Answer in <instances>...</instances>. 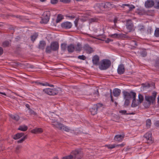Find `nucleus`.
<instances>
[{"label":"nucleus","mask_w":159,"mask_h":159,"mask_svg":"<svg viewBox=\"0 0 159 159\" xmlns=\"http://www.w3.org/2000/svg\"><path fill=\"white\" fill-rule=\"evenodd\" d=\"M156 95L157 93L154 92L152 93V96H145V101L143 103V106L145 108L149 107L152 103H153L155 100Z\"/></svg>","instance_id":"1"},{"label":"nucleus","mask_w":159,"mask_h":159,"mask_svg":"<svg viewBox=\"0 0 159 159\" xmlns=\"http://www.w3.org/2000/svg\"><path fill=\"white\" fill-rule=\"evenodd\" d=\"M52 125L54 127H56L62 131L69 132L70 130L68 127L64 125L61 123L58 122L56 120H52Z\"/></svg>","instance_id":"2"},{"label":"nucleus","mask_w":159,"mask_h":159,"mask_svg":"<svg viewBox=\"0 0 159 159\" xmlns=\"http://www.w3.org/2000/svg\"><path fill=\"white\" fill-rule=\"evenodd\" d=\"M59 48L58 42L53 41L51 42L50 45L47 46L46 48L45 52L48 53H51L52 51H56L58 50Z\"/></svg>","instance_id":"3"},{"label":"nucleus","mask_w":159,"mask_h":159,"mask_svg":"<svg viewBox=\"0 0 159 159\" xmlns=\"http://www.w3.org/2000/svg\"><path fill=\"white\" fill-rule=\"evenodd\" d=\"M111 64V61L109 60L103 59L101 61L99 67L101 70H105L110 67Z\"/></svg>","instance_id":"4"},{"label":"nucleus","mask_w":159,"mask_h":159,"mask_svg":"<svg viewBox=\"0 0 159 159\" xmlns=\"http://www.w3.org/2000/svg\"><path fill=\"white\" fill-rule=\"evenodd\" d=\"M112 5L110 2H107L103 3H98L97 4L96 6L99 7L100 9L104 8L109 10L112 7Z\"/></svg>","instance_id":"5"},{"label":"nucleus","mask_w":159,"mask_h":159,"mask_svg":"<svg viewBox=\"0 0 159 159\" xmlns=\"http://www.w3.org/2000/svg\"><path fill=\"white\" fill-rule=\"evenodd\" d=\"M43 91L46 94L52 95H55L58 93V91L56 89L47 88L43 90Z\"/></svg>","instance_id":"6"},{"label":"nucleus","mask_w":159,"mask_h":159,"mask_svg":"<svg viewBox=\"0 0 159 159\" xmlns=\"http://www.w3.org/2000/svg\"><path fill=\"white\" fill-rule=\"evenodd\" d=\"M143 140L149 144L152 143L153 142V140L152 138V134L150 133H147L144 135Z\"/></svg>","instance_id":"7"},{"label":"nucleus","mask_w":159,"mask_h":159,"mask_svg":"<svg viewBox=\"0 0 159 159\" xmlns=\"http://www.w3.org/2000/svg\"><path fill=\"white\" fill-rule=\"evenodd\" d=\"M71 154L73 156L74 158H77V159L81 158L82 156V152L78 150L73 151L71 152Z\"/></svg>","instance_id":"8"},{"label":"nucleus","mask_w":159,"mask_h":159,"mask_svg":"<svg viewBox=\"0 0 159 159\" xmlns=\"http://www.w3.org/2000/svg\"><path fill=\"white\" fill-rule=\"evenodd\" d=\"M123 95L125 99H130L132 98H133V94L134 93L135 94V97L136 96V93H135L131 92L130 93L126 91H123Z\"/></svg>","instance_id":"9"},{"label":"nucleus","mask_w":159,"mask_h":159,"mask_svg":"<svg viewBox=\"0 0 159 159\" xmlns=\"http://www.w3.org/2000/svg\"><path fill=\"white\" fill-rule=\"evenodd\" d=\"M83 48L86 53L88 54H90L94 51L93 48L88 44H84Z\"/></svg>","instance_id":"10"},{"label":"nucleus","mask_w":159,"mask_h":159,"mask_svg":"<svg viewBox=\"0 0 159 159\" xmlns=\"http://www.w3.org/2000/svg\"><path fill=\"white\" fill-rule=\"evenodd\" d=\"M126 26L129 32H130L133 29L134 25L131 20H127Z\"/></svg>","instance_id":"11"},{"label":"nucleus","mask_w":159,"mask_h":159,"mask_svg":"<svg viewBox=\"0 0 159 159\" xmlns=\"http://www.w3.org/2000/svg\"><path fill=\"white\" fill-rule=\"evenodd\" d=\"M61 26L63 28L69 29L71 27L72 24L70 22L66 21L62 23Z\"/></svg>","instance_id":"12"},{"label":"nucleus","mask_w":159,"mask_h":159,"mask_svg":"<svg viewBox=\"0 0 159 159\" xmlns=\"http://www.w3.org/2000/svg\"><path fill=\"white\" fill-rule=\"evenodd\" d=\"M99 57L97 55H95L93 57L92 61L93 64L95 65H98L99 63Z\"/></svg>","instance_id":"13"},{"label":"nucleus","mask_w":159,"mask_h":159,"mask_svg":"<svg viewBox=\"0 0 159 159\" xmlns=\"http://www.w3.org/2000/svg\"><path fill=\"white\" fill-rule=\"evenodd\" d=\"M154 3L152 0H148L145 2V7L147 8H150L154 6Z\"/></svg>","instance_id":"14"},{"label":"nucleus","mask_w":159,"mask_h":159,"mask_svg":"<svg viewBox=\"0 0 159 159\" xmlns=\"http://www.w3.org/2000/svg\"><path fill=\"white\" fill-rule=\"evenodd\" d=\"M44 16L42 18V20L40 21V23H41L46 24L49 20V16L45 13L44 14Z\"/></svg>","instance_id":"15"},{"label":"nucleus","mask_w":159,"mask_h":159,"mask_svg":"<svg viewBox=\"0 0 159 159\" xmlns=\"http://www.w3.org/2000/svg\"><path fill=\"white\" fill-rule=\"evenodd\" d=\"M125 67L124 65L122 64H120L119 65L117 69V72L119 74H122L125 72Z\"/></svg>","instance_id":"16"},{"label":"nucleus","mask_w":159,"mask_h":159,"mask_svg":"<svg viewBox=\"0 0 159 159\" xmlns=\"http://www.w3.org/2000/svg\"><path fill=\"white\" fill-rule=\"evenodd\" d=\"M140 104L138 102H136V97H135V94L134 93L133 94V100L131 104V107H135L138 106Z\"/></svg>","instance_id":"17"},{"label":"nucleus","mask_w":159,"mask_h":159,"mask_svg":"<svg viewBox=\"0 0 159 159\" xmlns=\"http://www.w3.org/2000/svg\"><path fill=\"white\" fill-rule=\"evenodd\" d=\"M46 45V43L44 41H40L38 46V48L39 49L43 50L44 48Z\"/></svg>","instance_id":"18"},{"label":"nucleus","mask_w":159,"mask_h":159,"mask_svg":"<svg viewBox=\"0 0 159 159\" xmlns=\"http://www.w3.org/2000/svg\"><path fill=\"white\" fill-rule=\"evenodd\" d=\"M113 95L115 97L119 96L121 90L118 89H115L113 91Z\"/></svg>","instance_id":"19"},{"label":"nucleus","mask_w":159,"mask_h":159,"mask_svg":"<svg viewBox=\"0 0 159 159\" xmlns=\"http://www.w3.org/2000/svg\"><path fill=\"white\" fill-rule=\"evenodd\" d=\"M75 49V46L73 44H71L67 46V50L70 53L73 52Z\"/></svg>","instance_id":"20"},{"label":"nucleus","mask_w":159,"mask_h":159,"mask_svg":"<svg viewBox=\"0 0 159 159\" xmlns=\"http://www.w3.org/2000/svg\"><path fill=\"white\" fill-rule=\"evenodd\" d=\"M123 6H124L127 7L126 9H128L129 11H132L133 9L135 8V7L132 5H130L129 4H124L123 5Z\"/></svg>","instance_id":"21"},{"label":"nucleus","mask_w":159,"mask_h":159,"mask_svg":"<svg viewBox=\"0 0 159 159\" xmlns=\"http://www.w3.org/2000/svg\"><path fill=\"white\" fill-rule=\"evenodd\" d=\"M43 132V129L41 128H35L31 130V132L33 133H41Z\"/></svg>","instance_id":"22"},{"label":"nucleus","mask_w":159,"mask_h":159,"mask_svg":"<svg viewBox=\"0 0 159 159\" xmlns=\"http://www.w3.org/2000/svg\"><path fill=\"white\" fill-rule=\"evenodd\" d=\"M124 138V136L121 135H117L115 136L114 140L116 141H121Z\"/></svg>","instance_id":"23"},{"label":"nucleus","mask_w":159,"mask_h":159,"mask_svg":"<svg viewBox=\"0 0 159 159\" xmlns=\"http://www.w3.org/2000/svg\"><path fill=\"white\" fill-rule=\"evenodd\" d=\"M120 146L121 147H122L124 146V145L123 144H120V145H116V144H113V145H105V146L107 147L109 149H112L116 147L119 146Z\"/></svg>","instance_id":"24"},{"label":"nucleus","mask_w":159,"mask_h":159,"mask_svg":"<svg viewBox=\"0 0 159 159\" xmlns=\"http://www.w3.org/2000/svg\"><path fill=\"white\" fill-rule=\"evenodd\" d=\"M9 116L12 119L16 120V121H18L20 119L19 116L16 114L15 115H10Z\"/></svg>","instance_id":"25"},{"label":"nucleus","mask_w":159,"mask_h":159,"mask_svg":"<svg viewBox=\"0 0 159 159\" xmlns=\"http://www.w3.org/2000/svg\"><path fill=\"white\" fill-rule=\"evenodd\" d=\"M98 109L96 108H95L94 106H93L90 109V111L91 114L93 115H94L97 114Z\"/></svg>","instance_id":"26"},{"label":"nucleus","mask_w":159,"mask_h":159,"mask_svg":"<svg viewBox=\"0 0 159 159\" xmlns=\"http://www.w3.org/2000/svg\"><path fill=\"white\" fill-rule=\"evenodd\" d=\"M24 134L23 133H17L14 136L13 138L16 140L17 139L23 136Z\"/></svg>","instance_id":"27"},{"label":"nucleus","mask_w":159,"mask_h":159,"mask_svg":"<svg viewBox=\"0 0 159 159\" xmlns=\"http://www.w3.org/2000/svg\"><path fill=\"white\" fill-rule=\"evenodd\" d=\"M144 100L143 96L141 94H139L138 95V102L140 104L142 103Z\"/></svg>","instance_id":"28"},{"label":"nucleus","mask_w":159,"mask_h":159,"mask_svg":"<svg viewBox=\"0 0 159 159\" xmlns=\"http://www.w3.org/2000/svg\"><path fill=\"white\" fill-rule=\"evenodd\" d=\"M28 129V127L25 125H23L20 126L18 129V130L22 131H26Z\"/></svg>","instance_id":"29"},{"label":"nucleus","mask_w":159,"mask_h":159,"mask_svg":"<svg viewBox=\"0 0 159 159\" xmlns=\"http://www.w3.org/2000/svg\"><path fill=\"white\" fill-rule=\"evenodd\" d=\"M63 16L61 14H59L58 15L56 20V23H57L61 21L63 19Z\"/></svg>","instance_id":"30"},{"label":"nucleus","mask_w":159,"mask_h":159,"mask_svg":"<svg viewBox=\"0 0 159 159\" xmlns=\"http://www.w3.org/2000/svg\"><path fill=\"white\" fill-rule=\"evenodd\" d=\"M75 48L76 51H80L82 49V46L80 44L78 43L75 47Z\"/></svg>","instance_id":"31"},{"label":"nucleus","mask_w":159,"mask_h":159,"mask_svg":"<svg viewBox=\"0 0 159 159\" xmlns=\"http://www.w3.org/2000/svg\"><path fill=\"white\" fill-rule=\"evenodd\" d=\"M61 48L62 50L65 51L67 48V44L66 43H63L61 44Z\"/></svg>","instance_id":"32"},{"label":"nucleus","mask_w":159,"mask_h":159,"mask_svg":"<svg viewBox=\"0 0 159 159\" xmlns=\"http://www.w3.org/2000/svg\"><path fill=\"white\" fill-rule=\"evenodd\" d=\"M154 66L157 68H159V58H157L155 61Z\"/></svg>","instance_id":"33"},{"label":"nucleus","mask_w":159,"mask_h":159,"mask_svg":"<svg viewBox=\"0 0 159 159\" xmlns=\"http://www.w3.org/2000/svg\"><path fill=\"white\" fill-rule=\"evenodd\" d=\"M120 37L126 39H130L131 38V37H129L128 35L123 34H120Z\"/></svg>","instance_id":"34"},{"label":"nucleus","mask_w":159,"mask_h":159,"mask_svg":"<svg viewBox=\"0 0 159 159\" xmlns=\"http://www.w3.org/2000/svg\"><path fill=\"white\" fill-rule=\"evenodd\" d=\"M146 126L148 128H149L150 127L151 124V120L150 119H148L146 121Z\"/></svg>","instance_id":"35"},{"label":"nucleus","mask_w":159,"mask_h":159,"mask_svg":"<svg viewBox=\"0 0 159 159\" xmlns=\"http://www.w3.org/2000/svg\"><path fill=\"white\" fill-rule=\"evenodd\" d=\"M154 35L155 37H159V28H157L154 33Z\"/></svg>","instance_id":"36"},{"label":"nucleus","mask_w":159,"mask_h":159,"mask_svg":"<svg viewBox=\"0 0 159 159\" xmlns=\"http://www.w3.org/2000/svg\"><path fill=\"white\" fill-rule=\"evenodd\" d=\"M73 158V156L72 155L70 154L69 156L63 157L62 159H72Z\"/></svg>","instance_id":"37"},{"label":"nucleus","mask_w":159,"mask_h":159,"mask_svg":"<svg viewBox=\"0 0 159 159\" xmlns=\"http://www.w3.org/2000/svg\"><path fill=\"white\" fill-rule=\"evenodd\" d=\"M103 106V104L101 103H98L94 105L95 108H96L97 109L100 107H102Z\"/></svg>","instance_id":"38"},{"label":"nucleus","mask_w":159,"mask_h":159,"mask_svg":"<svg viewBox=\"0 0 159 159\" xmlns=\"http://www.w3.org/2000/svg\"><path fill=\"white\" fill-rule=\"evenodd\" d=\"M111 36L113 38H118L120 37V34H114L111 35Z\"/></svg>","instance_id":"39"},{"label":"nucleus","mask_w":159,"mask_h":159,"mask_svg":"<svg viewBox=\"0 0 159 159\" xmlns=\"http://www.w3.org/2000/svg\"><path fill=\"white\" fill-rule=\"evenodd\" d=\"M27 138V135H25V136H24L21 139L18 141H17V142L18 143H21L22 142H23Z\"/></svg>","instance_id":"40"},{"label":"nucleus","mask_w":159,"mask_h":159,"mask_svg":"<svg viewBox=\"0 0 159 159\" xmlns=\"http://www.w3.org/2000/svg\"><path fill=\"white\" fill-rule=\"evenodd\" d=\"M38 34H35L31 36V40L33 41H34L35 39L38 37Z\"/></svg>","instance_id":"41"},{"label":"nucleus","mask_w":159,"mask_h":159,"mask_svg":"<svg viewBox=\"0 0 159 159\" xmlns=\"http://www.w3.org/2000/svg\"><path fill=\"white\" fill-rule=\"evenodd\" d=\"M78 58L81 60H84L86 59V57L85 56L82 55L81 56L80 55L78 56Z\"/></svg>","instance_id":"42"},{"label":"nucleus","mask_w":159,"mask_h":159,"mask_svg":"<svg viewBox=\"0 0 159 159\" xmlns=\"http://www.w3.org/2000/svg\"><path fill=\"white\" fill-rule=\"evenodd\" d=\"M9 44V43L8 41H5L3 43V46L4 47L8 46Z\"/></svg>","instance_id":"43"},{"label":"nucleus","mask_w":159,"mask_h":159,"mask_svg":"<svg viewBox=\"0 0 159 159\" xmlns=\"http://www.w3.org/2000/svg\"><path fill=\"white\" fill-rule=\"evenodd\" d=\"M98 19V18L95 17L91 18L89 19V21L90 22H97Z\"/></svg>","instance_id":"44"},{"label":"nucleus","mask_w":159,"mask_h":159,"mask_svg":"<svg viewBox=\"0 0 159 159\" xmlns=\"http://www.w3.org/2000/svg\"><path fill=\"white\" fill-rule=\"evenodd\" d=\"M140 54L142 57H145L147 55V52L146 51H143L141 52Z\"/></svg>","instance_id":"45"},{"label":"nucleus","mask_w":159,"mask_h":159,"mask_svg":"<svg viewBox=\"0 0 159 159\" xmlns=\"http://www.w3.org/2000/svg\"><path fill=\"white\" fill-rule=\"evenodd\" d=\"M29 113L30 115H36L37 114L36 112L34 111L32 109H30L29 110Z\"/></svg>","instance_id":"46"},{"label":"nucleus","mask_w":159,"mask_h":159,"mask_svg":"<svg viewBox=\"0 0 159 159\" xmlns=\"http://www.w3.org/2000/svg\"><path fill=\"white\" fill-rule=\"evenodd\" d=\"M129 99H125V101L124 103V105L126 107L129 104L130 102L129 101Z\"/></svg>","instance_id":"47"},{"label":"nucleus","mask_w":159,"mask_h":159,"mask_svg":"<svg viewBox=\"0 0 159 159\" xmlns=\"http://www.w3.org/2000/svg\"><path fill=\"white\" fill-rule=\"evenodd\" d=\"M60 1L64 3H68L70 2L71 0H60Z\"/></svg>","instance_id":"48"},{"label":"nucleus","mask_w":159,"mask_h":159,"mask_svg":"<svg viewBox=\"0 0 159 159\" xmlns=\"http://www.w3.org/2000/svg\"><path fill=\"white\" fill-rule=\"evenodd\" d=\"M66 17L71 19H73L75 18V16L74 15H67Z\"/></svg>","instance_id":"49"},{"label":"nucleus","mask_w":159,"mask_h":159,"mask_svg":"<svg viewBox=\"0 0 159 159\" xmlns=\"http://www.w3.org/2000/svg\"><path fill=\"white\" fill-rule=\"evenodd\" d=\"M58 1V0H51V3L52 4H57Z\"/></svg>","instance_id":"50"},{"label":"nucleus","mask_w":159,"mask_h":159,"mask_svg":"<svg viewBox=\"0 0 159 159\" xmlns=\"http://www.w3.org/2000/svg\"><path fill=\"white\" fill-rule=\"evenodd\" d=\"M43 85L45 86V85H48L50 87H54V85H49L48 83H46L45 84H42Z\"/></svg>","instance_id":"51"},{"label":"nucleus","mask_w":159,"mask_h":159,"mask_svg":"<svg viewBox=\"0 0 159 159\" xmlns=\"http://www.w3.org/2000/svg\"><path fill=\"white\" fill-rule=\"evenodd\" d=\"M78 21V20L77 19H76L74 21V23L76 27L77 26Z\"/></svg>","instance_id":"52"},{"label":"nucleus","mask_w":159,"mask_h":159,"mask_svg":"<svg viewBox=\"0 0 159 159\" xmlns=\"http://www.w3.org/2000/svg\"><path fill=\"white\" fill-rule=\"evenodd\" d=\"M117 20L118 18L117 17H115L113 20V22L114 23L115 25H116V23L117 22Z\"/></svg>","instance_id":"53"},{"label":"nucleus","mask_w":159,"mask_h":159,"mask_svg":"<svg viewBox=\"0 0 159 159\" xmlns=\"http://www.w3.org/2000/svg\"><path fill=\"white\" fill-rule=\"evenodd\" d=\"M120 113H121L123 114H126V111L125 110H121L120 111H119Z\"/></svg>","instance_id":"54"},{"label":"nucleus","mask_w":159,"mask_h":159,"mask_svg":"<svg viewBox=\"0 0 159 159\" xmlns=\"http://www.w3.org/2000/svg\"><path fill=\"white\" fill-rule=\"evenodd\" d=\"M112 91L110 89V93H111L110 96H111V101L112 102H113L114 101V99H113V97L111 95V93H112V91Z\"/></svg>","instance_id":"55"},{"label":"nucleus","mask_w":159,"mask_h":159,"mask_svg":"<svg viewBox=\"0 0 159 159\" xmlns=\"http://www.w3.org/2000/svg\"><path fill=\"white\" fill-rule=\"evenodd\" d=\"M152 30L151 28H149L148 29V32L149 34H151L152 32Z\"/></svg>","instance_id":"56"},{"label":"nucleus","mask_w":159,"mask_h":159,"mask_svg":"<svg viewBox=\"0 0 159 159\" xmlns=\"http://www.w3.org/2000/svg\"><path fill=\"white\" fill-rule=\"evenodd\" d=\"M3 52V49L1 47H0V56L2 55Z\"/></svg>","instance_id":"57"},{"label":"nucleus","mask_w":159,"mask_h":159,"mask_svg":"<svg viewBox=\"0 0 159 159\" xmlns=\"http://www.w3.org/2000/svg\"><path fill=\"white\" fill-rule=\"evenodd\" d=\"M112 40H111L109 39H107V40H105V42L106 43H109L110 41H112Z\"/></svg>","instance_id":"58"},{"label":"nucleus","mask_w":159,"mask_h":159,"mask_svg":"<svg viewBox=\"0 0 159 159\" xmlns=\"http://www.w3.org/2000/svg\"><path fill=\"white\" fill-rule=\"evenodd\" d=\"M99 92H98V89H97V90L94 93V94H96L98 96L99 95Z\"/></svg>","instance_id":"59"},{"label":"nucleus","mask_w":159,"mask_h":159,"mask_svg":"<svg viewBox=\"0 0 159 159\" xmlns=\"http://www.w3.org/2000/svg\"><path fill=\"white\" fill-rule=\"evenodd\" d=\"M140 27L139 29L140 30H143L144 29V27L143 26H140Z\"/></svg>","instance_id":"60"},{"label":"nucleus","mask_w":159,"mask_h":159,"mask_svg":"<svg viewBox=\"0 0 159 159\" xmlns=\"http://www.w3.org/2000/svg\"><path fill=\"white\" fill-rule=\"evenodd\" d=\"M21 148V147L20 146H18L16 148V152H17V151L19 150Z\"/></svg>","instance_id":"61"},{"label":"nucleus","mask_w":159,"mask_h":159,"mask_svg":"<svg viewBox=\"0 0 159 159\" xmlns=\"http://www.w3.org/2000/svg\"><path fill=\"white\" fill-rule=\"evenodd\" d=\"M26 107L29 110L31 108H30V106L29 104H27L25 105Z\"/></svg>","instance_id":"62"},{"label":"nucleus","mask_w":159,"mask_h":159,"mask_svg":"<svg viewBox=\"0 0 159 159\" xmlns=\"http://www.w3.org/2000/svg\"><path fill=\"white\" fill-rule=\"evenodd\" d=\"M15 17L17 18H19L20 19H22V17L21 16H19L18 15H16V16Z\"/></svg>","instance_id":"63"},{"label":"nucleus","mask_w":159,"mask_h":159,"mask_svg":"<svg viewBox=\"0 0 159 159\" xmlns=\"http://www.w3.org/2000/svg\"><path fill=\"white\" fill-rule=\"evenodd\" d=\"M157 8H159V2H157Z\"/></svg>","instance_id":"64"}]
</instances>
